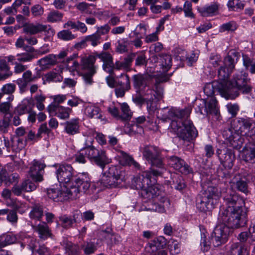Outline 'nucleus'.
I'll list each match as a JSON object with an SVG mask.
<instances>
[{
	"label": "nucleus",
	"mask_w": 255,
	"mask_h": 255,
	"mask_svg": "<svg viewBox=\"0 0 255 255\" xmlns=\"http://www.w3.org/2000/svg\"><path fill=\"white\" fill-rule=\"evenodd\" d=\"M224 204L220 209L218 220L232 227H242L247 223V209L244 199L232 192L224 196Z\"/></svg>",
	"instance_id": "f257e3e1"
},
{
	"label": "nucleus",
	"mask_w": 255,
	"mask_h": 255,
	"mask_svg": "<svg viewBox=\"0 0 255 255\" xmlns=\"http://www.w3.org/2000/svg\"><path fill=\"white\" fill-rule=\"evenodd\" d=\"M56 174L59 182L65 184L68 193L72 197H78L81 192H86L90 187L91 181L88 174L82 173L75 175V170L70 164L59 165L56 170Z\"/></svg>",
	"instance_id": "f03ea898"
},
{
	"label": "nucleus",
	"mask_w": 255,
	"mask_h": 255,
	"mask_svg": "<svg viewBox=\"0 0 255 255\" xmlns=\"http://www.w3.org/2000/svg\"><path fill=\"white\" fill-rule=\"evenodd\" d=\"M191 110L172 109L168 111V118L172 119L170 123L171 131L175 133L178 137L190 142L198 136V131L192 122L188 119Z\"/></svg>",
	"instance_id": "7ed1b4c3"
},
{
	"label": "nucleus",
	"mask_w": 255,
	"mask_h": 255,
	"mask_svg": "<svg viewBox=\"0 0 255 255\" xmlns=\"http://www.w3.org/2000/svg\"><path fill=\"white\" fill-rule=\"evenodd\" d=\"M227 87V99H235L241 93L250 94L253 89L251 79L247 72L244 70L236 72L228 83H224Z\"/></svg>",
	"instance_id": "20e7f679"
},
{
	"label": "nucleus",
	"mask_w": 255,
	"mask_h": 255,
	"mask_svg": "<svg viewBox=\"0 0 255 255\" xmlns=\"http://www.w3.org/2000/svg\"><path fill=\"white\" fill-rule=\"evenodd\" d=\"M221 197V193L218 189L213 186L201 192L196 200L197 208L202 212L210 211L213 210Z\"/></svg>",
	"instance_id": "39448f33"
},
{
	"label": "nucleus",
	"mask_w": 255,
	"mask_h": 255,
	"mask_svg": "<svg viewBox=\"0 0 255 255\" xmlns=\"http://www.w3.org/2000/svg\"><path fill=\"white\" fill-rule=\"evenodd\" d=\"M162 172L160 170L150 168V170L143 172L141 174L135 177L132 184L136 189L142 190L147 194H149L148 198H152L153 195L151 194L150 195L149 192H151V190L152 189L151 186L156 182L155 178L160 176Z\"/></svg>",
	"instance_id": "423d86ee"
},
{
	"label": "nucleus",
	"mask_w": 255,
	"mask_h": 255,
	"mask_svg": "<svg viewBox=\"0 0 255 255\" xmlns=\"http://www.w3.org/2000/svg\"><path fill=\"white\" fill-rule=\"evenodd\" d=\"M254 120L249 118H237L234 121V130L245 135L249 142H255V127H253Z\"/></svg>",
	"instance_id": "0eeeda50"
},
{
	"label": "nucleus",
	"mask_w": 255,
	"mask_h": 255,
	"mask_svg": "<svg viewBox=\"0 0 255 255\" xmlns=\"http://www.w3.org/2000/svg\"><path fill=\"white\" fill-rule=\"evenodd\" d=\"M211 235L212 243L215 247H218L226 243L230 234V229H236L239 227H230L227 223L218 220Z\"/></svg>",
	"instance_id": "6e6552de"
},
{
	"label": "nucleus",
	"mask_w": 255,
	"mask_h": 255,
	"mask_svg": "<svg viewBox=\"0 0 255 255\" xmlns=\"http://www.w3.org/2000/svg\"><path fill=\"white\" fill-rule=\"evenodd\" d=\"M142 154L146 160L151 163V168L154 169V167H156L158 168L157 170L162 172L165 167L161 159L160 149L157 147L151 145L145 146L143 149Z\"/></svg>",
	"instance_id": "1a4fd4ad"
},
{
	"label": "nucleus",
	"mask_w": 255,
	"mask_h": 255,
	"mask_svg": "<svg viewBox=\"0 0 255 255\" xmlns=\"http://www.w3.org/2000/svg\"><path fill=\"white\" fill-rule=\"evenodd\" d=\"M234 59L230 55L224 58L223 65L221 66L218 70V77L220 81L219 83H228L230 75L235 68Z\"/></svg>",
	"instance_id": "9d476101"
},
{
	"label": "nucleus",
	"mask_w": 255,
	"mask_h": 255,
	"mask_svg": "<svg viewBox=\"0 0 255 255\" xmlns=\"http://www.w3.org/2000/svg\"><path fill=\"white\" fill-rule=\"evenodd\" d=\"M23 32L30 35H35L44 32L49 36H53L55 34L54 30L49 25L42 24L40 23H28L23 26Z\"/></svg>",
	"instance_id": "9b49d317"
},
{
	"label": "nucleus",
	"mask_w": 255,
	"mask_h": 255,
	"mask_svg": "<svg viewBox=\"0 0 255 255\" xmlns=\"http://www.w3.org/2000/svg\"><path fill=\"white\" fill-rule=\"evenodd\" d=\"M197 103V106L195 109L197 113L202 115L210 114L217 115L218 114L217 100L214 97H211L208 101L204 99H200Z\"/></svg>",
	"instance_id": "f8f14e48"
},
{
	"label": "nucleus",
	"mask_w": 255,
	"mask_h": 255,
	"mask_svg": "<svg viewBox=\"0 0 255 255\" xmlns=\"http://www.w3.org/2000/svg\"><path fill=\"white\" fill-rule=\"evenodd\" d=\"M224 83L214 81L212 83L207 84L204 88V92L208 96L212 97L216 93L220 94L223 97L227 99V94Z\"/></svg>",
	"instance_id": "ddd939ff"
},
{
	"label": "nucleus",
	"mask_w": 255,
	"mask_h": 255,
	"mask_svg": "<svg viewBox=\"0 0 255 255\" xmlns=\"http://www.w3.org/2000/svg\"><path fill=\"white\" fill-rule=\"evenodd\" d=\"M168 164L182 174H187L190 172L189 165L185 161L176 156L166 157Z\"/></svg>",
	"instance_id": "4468645a"
},
{
	"label": "nucleus",
	"mask_w": 255,
	"mask_h": 255,
	"mask_svg": "<svg viewBox=\"0 0 255 255\" xmlns=\"http://www.w3.org/2000/svg\"><path fill=\"white\" fill-rule=\"evenodd\" d=\"M47 111L51 116H57L61 119H68L72 110L59 105L51 104L47 107Z\"/></svg>",
	"instance_id": "2eb2a0df"
},
{
	"label": "nucleus",
	"mask_w": 255,
	"mask_h": 255,
	"mask_svg": "<svg viewBox=\"0 0 255 255\" xmlns=\"http://www.w3.org/2000/svg\"><path fill=\"white\" fill-rule=\"evenodd\" d=\"M223 136L229 141V146L237 149H240L243 144V138L240 133L233 134L231 129L225 130L223 133Z\"/></svg>",
	"instance_id": "dca6fc26"
},
{
	"label": "nucleus",
	"mask_w": 255,
	"mask_h": 255,
	"mask_svg": "<svg viewBox=\"0 0 255 255\" xmlns=\"http://www.w3.org/2000/svg\"><path fill=\"white\" fill-rule=\"evenodd\" d=\"M216 153L223 166L225 168L231 169L235 160V155L230 151L219 149L217 150Z\"/></svg>",
	"instance_id": "f3484780"
},
{
	"label": "nucleus",
	"mask_w": 255,
	"mask_h": 255,
	"mask_svg": "<svg viewBox=\"0 0 255 255\" xmlns=\"http://www.w3.org/2000/svg\"><path fill=\"white\" fill-rule=\"evenodd\" d=\"M45 165L38 161L34 160L29 170V175L35 182L43 180V174Z\"/></svg>",
	"instance_id": "a211bd4d"
},
{
	"label": "nucleus",
	"mask_w": 255,
	"mask_h": 255,
	"mask_svg": "<svg viewBox=\"0 0 255 255\" xmlns=\"http://www.w3.org/2000/svg\"><path fill=\"white\" fill-rule=\"evenodd\" d=\"M68 189L61 191L59 189H48L47 194L48 197L55 202H62L67 198L75 199L77 197H72V196L68 193Z\"/></svg>",
	"instance_id": "6ab92c4d"
},
{
	"label": "nucleus",
	"mask_w": 255,
	"mask_h": 255,
	"mask_svg": "<svg viewBox=\"0 0 255 255\" xmlns=\"http://www.w3.org/2000/svg\"><path fill=\"white\" fill-rule=\"evenodd\" d=\"M232 187L238 191L247 194L248 193V180L245 175L236 174L232 179Z\"/></svg>",
	"instance_id": "aec40b11"
},
{
	"label": "nucleus",
	"mask_w": 255,
	"mask_h": 255,
	"mask_svg": "<svg viewBox=\"0 0 255 255\" xmlns=\"http://www.w3.org/2000/svg\"><path fill=\"white\" fill-rule=\"evenodd\" d=\"M96 55L103 62V70L112 75L114 73V62L112 55L108 52H103L100 53L96 52Z\"/></svg>",
	"instance_id": "412c9836"
},
{
	"label": "nucleus",
	"mask_w": 255,
	"mask_h": 255,
	"mask_svg": "<svg viewBox=\"0 0 255 255\" xmlns=\"http://www.w3.org/2000/svg\"><path fill=\"white\" fill-rule=\"evenodd\" d=\"M167 244L166 239L162 237H158L148 243L145 248L146 253H153L158 251H161L165 247Z\"/></svg>",
	"instance_id": "4be33fe9"
},
{
	"label": "nucleus",
	"mask_w": 255,
	"mask_h": 255,
	"mask_svg": "<svg viewBox=\"0 0 255 255\" xmlns=\"http://www.w3.org/2000/svg\"><path fill=\"white\" fill-rule=\"evenodd\" d=\"M242 159L246 162L254 164L255 168V142L248 141L243 149Z\"/></svg>",
	"instance_id": "5701e85b"
},
{
	"label": "nucleus",
	"mask_w": 255,
	"mask_h": 255,
	"mask_svg": "<svg viewBox=\"0 0 255 255\" xmlns=\"http://www.w3.org/2000/svg\"><path fill=\"white\" fill-rule=\"evenodd\" d=\"M118 160L122 166H133L136 169H140L139 164L134 160L133 158L124 151L120 150L117 155Z\"/></svg>",
	"instance_id": "b1692460"
},
{
	"label": "nucleus",
	"mask_w": 255,
	"mask_h": 255,
	"mask_svg": "<svg viewBox=\"0 0 255 255\" xmlns=\"http://www.w3.org/2000/svg\"><path fill=\"white\" fill-rule=\"evenodd\" d=\"M31 226L34 232L38 234L39 237L42 240H46L52 235L49 227L45 222H42L38 225L32 223Z\"/></svg>",
	"instance_id": "393cba45"
},
{
	"label": "nucleus",
	"mask_w": 255,
	"mask_h": 255,
	"mask_svg": "<svg viewBox=\"0 0 255 255\" xmlns=\"http://www.w3.org/2000/svg\"><path fill=\"white\" fill-rule=\"evenodd\" d=\"M132 100L135 104L140 106H141L144 103H146L147 109L150 113H153L155 110V107L152 105V98H144L139 92V94H136L135 97L132 98Z\"/></svg>",
	"instance_id": "a878e982"
},
{
	"label": "nucleus",
	"mask_w": 255,
	"mask_h": 255,
	"mask_svg": "<svg viewBox=\"0 0 255 255\" xmlns=\"http://www.w3.org/2000/svg\"><path fill=\"white\" fill-rule=\"evenodd\" d=\"M92 162L95 163L104 170L106 165L110 162V160L107 156L105 151L98 149Z\"/></svg>",
	"instance_id": "bb28decb"
},
{
	"label": "nucleus",
	"mask_w": 255,
	"mask_h": 255,
	"mask_svg": "<svg viewBox=\"0 0 255 255\" xmlns=\"http://www.w3.org/2000/svg\"><path fill=\"white\" fill-rule=\"evenodd\" d=\"M229 255H249V251L242 243H234L231 245Z\"/></svg>",
	"instance_id": "cd10ccee"
},
{
	"label": "nucleus",
	"mask_w": 255,
	"mask_h": 255,
	"mask_svg": "<svg viewBox=\"0 0 255 255\" xmlns=\"http://www.w3.org/2000/svg\"><path fill=\"white\" fill-rule=\"evenodd\" d=\"M57 63L56 55L51 54L43 57L37 61L38 65L42 69L48 68L50 66L54 65Z\"/></svg>",
	"instance_id": "c85d7f7f"
},
{
	"label": "nucleus",
	"mask_w": 255,
	"mask_h": 255,
	"mask_svg": "<svg viewBox=\"0 0 255 255\" xmlns=\"http://www.w3.org/2000/svg\"><path fill=\"white\" fill-rule=\"evenodd\" d=\"M218 8L219 4L214 2L204 7H198L197 10L202 16H209L215 14Z\"/></svg>",
	"instance_id": "c756f323"
},
{
	"label": "nucleus",
	"mask_w": 255,
	"mask_h": 255,
	"mask_svg": "<svg viewBox=\"0 0 255 255\" xmlns=\"http://www.w3.org/2000/svg\"><path fill=\"white\" fill-rule=\"evenodd\" d=\"M119 180V179H116L115 178L110 177V176L107 174L106 172H104L99 182L104 187L113 188L118 185Z\"/></svg>",
	"instance_id": "7c9ffc66"
},
{
	"label": "nucleus",
	"mask_w": 255,
	"mask_h": 255,
	"mask_svg": "<svg viewBox=\"0 0 255 255\" xmlns=\"http://www.w3.org/2000/svg\"><path fill=\"white\" fill-rule=\"evenodd\" d=\"M61 246L64 248L66 252L69 255H76L80 252V248L77 245L73 244L72 242L64 239L61 242Z\"/></svg>",
	"instance_id": "2f4dec72"
},
{
	"label": "nucleus",
	"mask_w": 255,
	"mask_h": 255,
	"mask_svg": "<svg viewBox=\"0 0 255 255\" xmlns=\"http://www.w3.org/2000/svg\"><path fill=\"white\" fill-rule=\"evenodd\" d=\"M96 53L93 55H89L85 56L81 59V66L82 69L91 71L93 69H96V66H94V63L96 60Z\"/></svg>",
	"instance_id": "473e14b6"
},
{
	"label": "nucleus",
	"mask_w": 255,
	"mask_h": 255,
	"mask_svg": "<svg viewBox=\"0 0 255 255\" xmlns=\"http://www.w3.org/2000/svg\"><path fill=\"white\" fill-rule=\"evenodd\" d=\"M122 168L119 166L111 165L108 167V169L105 171L110 177L122 180L123 178V172Z\"/></svg>",
	"instance_id": "72a5a7b5"
},
{
	"label": "nucleus",
	"mask_w": 255,
	"mask_h": 255,
	"mask_svg": "<svg viewBox=\"0 0 255 255\" xmlns=\"http://www.w3.org/2000/svg\"><path fill=\"white\" fill-rule=\"evenodd\" d=\"M78 119H73L65 123V130L70 135H73L79 131Z\"/></svg>",
	"instance_id": "f704fd0d"
},
{
	"label": "nucleus",
	"mask_w": 255,
	"mask_h": 255,
	"mask_svg": "<svg viewBox=\"0 0 255 255\" xmlns=\"http://www.w3.org/2000/svg\"><path fill=\"white\" fill-rule=\"evenodd\" d=\"M121 76L125 78L126 88L117 87L115 89V93L118 97H123L124 96L126 91H128L130 88V83L129 77L127 74H121Z\"/></svg>",
	"instance_id": "c9c22d12"
},
{
	"label": "nucleus",
	"mask_w": 255,
	"mask_h": 255,
	"mask_svg": "<svg viewBox=\"0 0 255 255\" xmlns=\"http://www.w3.org/2000/svg\"><path fill=\"white\" fill-rule=\"evenodd\" d=\"M172 58L168 54L159 55V62L164 71H167L171 66Z\"/></svg>",
	"instance_id": "e433bc0d"
},
{
	"label": "nucleus",
	"mask_w": 255,
	"mask_h": 255,
	"mask_svg": "<svg viewBox=\"0 0 255 255\" xmlns=\"http://www.w3.org/2000/svg\"><path fill=\"white\" fill-rule=\"evenodd\" d=\"M43 216V207L39 205H36L33 207L29 213L30 218L33 220L39 221Z\"/></svg>",
	"instance_id": "4c0bfd02"
},
{
	"label": "nucleus",
	"mask_w": 255,
	"mask_h": 255,
	"mask_svg": "<svg viewBox=\"0 0 255 255\" xmlns=\"http://www.w3.org/2000/svg\"><path fill=\"white\" fill-rule=\"evenodd\" d=\"M16 241V237L11 234L3 235L0 241V251L1 249L7 245L14 243Z\"/></svg>",
	"instance_id": "58836bf2"
},
{
	"label": "nucleus",
	"mask_w": 255,
	"mask_h": 255,
	"mask_svg": "<svg viewBox=\"0 0 255 255\" xmlns=\"http://www.w3.org/2000/svg\"><path fill=\"white\" fill-rule=\"evenodd\" d=\"M31 110L30 102L28 100H23L16 109V112L19 115L28 113Z\"/></svg>",
	"instance_id": "ea45409f"
},
{
	"label": "nucleus",
	"mask_w": 255,
	"mask_h": 255,
	"mask_svg": "<svg viewBox=\"0 0 255 255\" xmlns=\"http://www.w3.org/2000/svg\"><path fill=\"white\" fill-rule=\"evenodd\" d=\"M45 81L47 82H59L63 80V77L59 73L54 71H50L45 76Z\"/></svg>",
	"instance_id": "a19ab883"
},
{
	"label": "nucleus",
	"mask_w": 255,
	"mask_h": 255,
	"mask_svg": "<svg viewBox=\"0 0 255 255\" xmlns=\"http://www.w3.org/2000/svg\"><path fill=\"white\" fill-rule=\"evenodd\" d=\"M85 113L90 118L100 119L101 117L100 109L96 107L91 106L87 107Z\"/></svg>",
	"instance_id": "79ce46f5"
},
{
	"label": "nucleus",
	"mask_w": 255,
	"mask_h": 255,
	"mask_svg": "<svg viewBox=\"0 0 255 255\" xmlns=\"http://www.w3.org/2000/svg\"><path fill=\"white\" fill-rule=\"evenodd\" d=\"M81 249L86 255H90L94 254L97 248L94 243L86 242L81 245Z\"/></svg>",
	"instance_id": "37998d69"
},
{
	"label": "nucleus",
	"mask_w": 255,
	"mask_h": 255,
	"mask_svg": "<svg viewBox=\"0 0 255 255\" xmlns=\"http://www.w3.org/2000/svg\"><path fill=\"white\" fill-rule=\"evenodd\" d=\"M133 85L137 89H140L146 85V80L143 75L140 74L133 76Z\"/></svg>",
	"instance_id": "c03bdc74"
},
{
	"label": "nucleus",
	"mask_w": 255,
	"mask_h": 255,
	"mask_svg": "<svg viewBox=\"0 0 255 255\" xmlns=\"http://www.w3.org/2000/svg\"><path fill=\"white\" fill-rule=\"evenodd\" d=\"M243 60L246 69L249 70L252 74H255V62L246 55H243Z\"/></svg>",
	"instance_id": "a18cd8bd"
},
{
	"label": "nucleus",
	"mask_w": 255,
	"mask_h": 255,
	"mask_svg": "<svg viewBox=\"0 0 255 255\" xmlns=\"http://www.w3.org/2000/svg\"><path fill=\"white\" fill-rule=\"evenodd\" d=\"M63 14L58 11L53 10L47 15V21L49 22H56L62 20Z\"/></svg>",
	"instance_id": "49530a36"
},
{
	"label": "nucleus",
	"mask_w": 255,
	"mask_h": 255,
	"mask_svg": "<svg viewBox=\"0 0 255 255\" xmlns=\"http://www.w3.org/2000/svg\"><path fill=\"white\" fill-rule=\"evenodd\" d=\"M227 6L230 10L236 11L238 9H243L245 5L240 0H229Z\"/></svg>",
	"instance_id": "de8ad7c7"
},
{
	"label": "nucleus",
	"mask_w": 255,
	"mask_h": 255,
	"mask_svg": "<svg viewBox=\"0 0 255 255\" xmlns=\"http://www.w3.org/2000/svg\"><path fill=\"white\" fill-rule=\"evenodd\" d=\"M33 52H25L24 53H18L16 55V60L20 62H28L34 58V56Z\"/></svg>",
	"instance_id": "09e8293b"
},
{
	"label": "nucleus",
	"mask_w": 255,
	"mask_h": 255,
	"mask_svg": "<svg viewBox=\"0 0 255 255\" xmlns=\"http://www.w3.org/2000/svg\"><path fill=\"white\" fill-rule=\"evenodd\" d=\"M135 56V53H131L125 57L123 61H122L125 67V71L127 72L130 71L131 64Z\"/></svg>",
	"instance_id": "8fccbe9b"
},
{
	"label": "nucleus",
	"mask_w": 255,
	"mask_h": 255,
	"mask_svg": "<svg viewBox=\"0 0 255 255\" xmlns=\"http://www.w3.org/2000/svg\"><path fill=\"white\" fill-rule=\"evenodd\" d=\"M153 96L155 99L159 101L161 100L164 95V89L162 85L154 84Z\"/></svg>",
	"instance_id": "3c124183"
},
{
	"label": "nucleus",
	"mask_w": 255,
	"mask_h": 255,
	"mask_svg": "<svg viewBox=\"0 0 255 255\" xmlns=\"http://www.w3.org/2000/svg\"><path fill=\"white\" fill-rule=\"evenodd\" d=\"M24 40L25 39L21 37H19L15 42V46L17 48H22L26 52H34L35 51L34 47L25 45Z\"/></svg>",
	"instance_id": "603ef678"
},
{
	"label": "nucleus",
	"mask_w": 255,
	"mask_h": 255,
	"mask_svg": "<svg viewBox=\"0 0 255 255\" xmlns=\"http://www.w3.org/2000/svg\"><path fill=\"white\" fill-rule=\"evenodd\" d=\"M128 128H129V130L131 132H133L135 134H141L143 133V127L133 121L131 122L130 124L129 123L128 124Z\"/></svg>",
	"instance_id": "864d4df0"
},
{
	"label": "nucleus",
	"mask_w": 255,
	"mask_h": 255,
	"mask_svg": "<svg viewBox=\"0 0 255 255\" xmlns=\"http://www.w3.org/2000/svg\"><path fill=\"white\" fill-rule=\"evenodd\" d=\"M237 28V24L234 21H230L229 22L222 24L219 28V31L221 32H223L226 31H235Z\"/></svg>",
	"instance_id": "5fc2aeb1"
},
{
	"label": "nucleus",
	"mask_w": 255,
	"mask_h": 255,
	"mask_svg": "<svg viewBox=\"0 0 255 255\" xmlns=\"http://www.w3.org/2000/svg\"><path fill=\"white\" fill-rule=\"evenodd\" d=\"M57 36L59 38L66 41L71 40L75 38V36L69 30H63L59 32Z\"/></svg>",
	"instance_id": "6e6d98bb"
},
{
	"label": "nucleus",
	"mask_w": 255,
	"mask_h": 255,
	"mask_svg": "<svg viewBox=\"0 0 255 255\" xmlns=\"http://www.w3.org/2000/svg\"><path fill=\"white\" fill-rule=\"evenodd\" d=\"M84 148L85 155L92 162L97 153L98 149L93 146H88Z\"/></svg>",
	"instance_id": "4d7b16f0"
},
{
	"label": "nucleus",
	"mask_w": 255,
	"mask_h": 255,
	"mask_svg": "<svg viewBox=\"0 0 255 255\" xmlns=\"http://www.w3.org/2000/svg\"><path fill=\"white\" fill-rule=\"evenodd\" d=\"M128 42L125 39L119 40L116 45V51L123 53L127 51Z\"/></svg>",
	"instance_id": "13d9d810"
},
{
	"label": "nucleus",
	"mask_w": 255,
	"mask_h": 255,
	"mask_svg": "<svg viewBox=\"0 0 255 255\" xmlns=\"http://www.w3.org/2000/svg\"><path fill=\"white\" fill-rule=\"evenodd\" d=\"M121 109L123 115L121 116V118L125 120L129 119L131 116V112L128 105L127 103L122 104L121 105Z\"/></svg>",
	"instance_id": "bf43d9fd"
},
{
	"label": "nucleus",
	"mask_w": 255,
	"mask_h": 255,
	"mask_svg": "<svg viewBox=\"0 0 255 255\" xmlns=\"http://www.w3.org/2000/svg\"><path fill=\"white\" fill-rule=\"evenodd\" d=\"M96 69L88 71L82 75L83 79L86 85H91L93 83V76L96 73Z\"/></svg>",
	"instance_id": "052dcab7"
},
{
	"label": "nucleus",
	"mask_w": 255,
	"mask_h": 255,
	"mask_svg": "<svg viewBox=\"0 0 255 255\" xmlns=\"http://www.w3.org/2000/svg\"><path fill=\"white\" fill-rule=\"evenodd\" d=\"M101 36L99 34L95 33L92 35H89L86 37V41L90 42L91 44L93 46H97L100 43V40Z\"/></svg>",
	"instance_id": "680f3d73"
},
{
	"label": "nucleus",
	"mask_w": 255,
	"mask_h": 255,
	"mask_svg": "<svg viewBox=\"0 0 255 255\" xmlns=\"http://www.w3.org/2000/svg\"><path fill=\"white\" fill-rule=\"evenodd\" d=\"M22 184L24 185V188L26 190L25 192H31L35 190L37 186V185L34 182L31 181L30 179H26L22 181Z\"/></svg>",
	"instance_id": "e2e57ef3"
},
{
	"label": "nucleus",
	"mask_w": 255,
	"mask_h": 255,
	"mask_svg": "<svg viewBox=\"0 0 255 255\" xmlns=\"http://www.w3.org/2000/svg\"><path fill=\"white\" fill-rule=\"evenodd\" d=\"M173 185L174 188L178 190H182L186 187L184 180L182 177L177 176L175 180H173Z\"/></svg>",
	"instance_id": "0e129e2a"
},
{
	"label": "nucleus",
	"mask_w": 255,
	"mask_h": 255,
	"mask_svg": "<svg viewBox=\"0 0 255 255\" xmlns=\"http://www.w3.org/2000/svg\"><path fill=\"white\" fill-rule=\"evenodd\" d=\"M31 11L33 16H40L43 14L44 8L41 5L37 4L31 7Z\"/></svg>",
	"instance_id": "69168bd1"
},
{
	"label": "nucleus",
	"mask_w": 255,
	"mask_h": 255,
	"mask_svg": "<svg viewBox=\"0 0 255 255\" xmlns=\"http://www.w3.org/2000/svg\"><path fill=\"white\" fill-rule=\"evenodd\" d=\"M183 10L184 11L185 16L194 18V14L192 11V4L190 1H185L184 5Z\"/></svg>",
	"instance_id": "338daca9"
},
{
	"label": "nucleus",
	"mask_w": 255,
	"mask_h": 255,
	"mask_svg": "<svg viewBox=\"0 0 255 255\" xmlns=\"http://www.w3.org/2000/svg\"><path fill=\"white\" fill-rule=\"evenodd\" d=\"M60 221L62 223V227L65 228H69L71 227L73 224L72 218L66 215L60 217Z\"/></svg>",
	"instance_id": "774afa93"
}]
</instances>
